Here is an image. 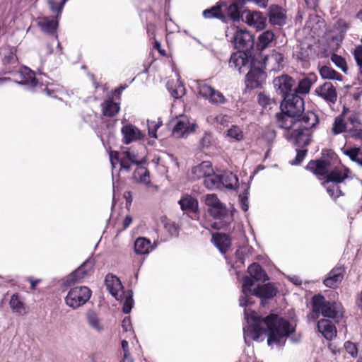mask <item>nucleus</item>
<instances>
[{"label": "nucleus", "mask_w": 362, "mask_h": 362, "mask_svg": "<svg viewBox=\"0 0 362 362\" xmlns=\"http://www.w3.org/2000/svg\"><path fill=\"white\" fill-rule=\"evenodd\" d=\"M244 316L247 324L243 327L245 342L247 338L257 341L263 333L267 332V344L272 348L281 349L287 338L296 331L295 325L276 314L262 318L255 311L245 308Z\"/></svg>", "instance_id": "nucleus-1"}, {"label": "nucleus", "mask_w": 362, "mask_h": 362, "mask_svg": "<svg viewBox=\"0 0 362 362\" xmlns=\"http://www.w3.org/2000/svg\"><path fill=\"white\" fill-rule=\"evenodd\" d=\"M319 123V117L313 111L303 112L297 117L296 129L290 132L288 140L298 146H306L311 141V129Z\"/></svg>", "instance_id": "nucleus-2"}, {"label": "nucleus", "mask_w": 362, "mask_h": 362, "mask_svg": "<svg viewBox=\"0 0 362 362\" xmlns=\"http://www.w3.org/2000/svg\"><path fill=\"white\" fill-rule=\"evenodd\" d=\"M254 281L245 276L243 281L242 295L240 297L239 303L242 307H247L252 303V296H255L262 299V305H264V300L274 297L277 293V288L272 284L268 283L262 286H258L252 289Z\"/></svg>", "instance_id": "nucleus-3"}, {"label": "nucleus", "mask_w": 362, "mask_h": 362, "mask_svg": "<svg viewBox=\"0 0 362 362\" xmlns=\"http://www.w3.org/2000/svg\"><path fill=\"white\" fill-rule=\"evenodd\" d=\"M205 204L208 207L209 215L214 219L220 221V223H214L215 228H226L233 221V214L229 213L228 209L219 200L216 194H207L205 197Z\"/></svg>", "instance_id": "nucleus-4"}, {"label": "nucleus", "mask_w": 362, "mask_h": 362, "mask_svg": "<svg viewBox=\"0 0 362 362\" xmlns=\"http://www.w3.org/2000/svg\"><path fill=\"white\" fill-rule=\"evenodd\" d=\"M313 312L321 313L325 317L330 318L339 322L344 315V309L339 302L329 301L320 295H315L312 298Z\"/></svg>", "instance_id": "nucleus-5"}, {"label": "nucleus", "mask_w": 362, "mask_h": 362, "mask_svg": "<svg viewBox=\"0 0 362 362\" xmlns=\"http://www.w3.org/2000/svg\"><path fill=\"white\" fill-rule=\"evenodd\" d=\"M350 177L349 170L343 165H339L332 169L326 176L323 184L329 195L336 199L342 195L341 185Z\"/></svg>", "instance_id": "nucleus-6"}, {"label": "nucleus", "mask_w": 362, "mask_h": 362, "mask_svg": "<svg viewBox=\"0 0 362 362\" xmlns=\"http://www.w3.org/2000/svg\"><path fill=\"white\" fill-rule=\"evenodd\" d=\"M91 291L87 286H76L70 289L66 298V304L74 309L84 305L90 298Z\"/></svg>", "instance_id": "nucleus-7"}, {"label": "nucleus", "mask_w": 362, "mask_h": 362, "mask_svg": "<svg viewBox=\"0 0 362 362\" xmlns=\"http://www.w3.org/2000/svg\"><path fill=\"white\" fill-rule=\"evenodd\" d=\"M174 122L173 134L176 138H185L194 132L197 127L194 120L184 115L176 117Z\"/></svg>", "instance_id": "nucleus-8"}, {"label": "nucleus", "mask_w": 362, "mask_h": 362, "mask_svg": "<svg viewBox=\"0 0 362 362\" xmlns=\"http://www.w3.org/2000/svg\"><path fill=\"white\" fill-rule=\"evenodd\" d=\"M281 110L299 117L300 115L304 111V100L296 93L288 95L283 98L281 103Z\"/></svg>", "instance_id": "nucleus-9"}, {"label": "nucleus", "mask_w": 362, "mask_h": 362, "mask_svg": "<svg viewBox=\"0 0 362 362\" xmlns=\"http://www.w3.org/2000/svg\"><path fill=\"white\" fill-rule=\"evenodd\" d=\"M197 89L199 94L212 104H224L226 102L225 96L221 92L203 81L197 82Z\"/></svg>", "instance_id": "nucleus-10"}, {"label": "nucleus", "mask_w": 362, "mask_h": 362, "mask_svg": "<svg viewBox=\"0 0 362 362\" xmlns=\"http://www.w3.org/2000/svg\"><path fill=\"white\" fill-rule=\"evenodd\" d=\"M276 91L282 96L283 98L294 94V87L296 86L295 80L288 75L284 74L276 77L273 81Z\"/></svg>", "instance_id": "nucleus-11"}, {"label": "nucleus", "mask_w": 362, "mask_h": 362, "mask_svg": "<svg viewBox=\"0 0 362 362\" xmlns=\"http://www.w3.org/2000/svg\"><path fill=\"white\" fill-rule=\"evenodd\" d=\"M233 42L236 49L245 52L253 47L254 37L246 30L238 29L234 33Z\"/></svg>", "instance_id": "nucleus-12"}, {"label": "nucleus", "mask_w": 362, "mask_h": 362, "mask_svg": "<svg viewBox=\"0 0 362 362\" xmlns=\"http://www.w3.org/2000/svg\"><path fill=\"white\" fill-rule=\"evenodd\" d=\"M248 73L246 75V86L250 88H256L262 85L266 78V74L259 67H256L250 63Z\"/></svg>", "instance_id": "nucleus-13"}, {"label": "nucleus", "mask_w": 362, "mask_h": 362, "mask_svg": "<svg viewBox=\"0 0 362 362\" xmlns=\"http://www.w3.org/2000/svg\"><path fill=\"white\" fill-rule=\"evenodd\" d=\"M251 62V59L245 51H239L231 54L229 59V66L242 73L249 69Z\"/></svg>", "instance_id": "nucleus-14"}, {"label": "nucleus", "mask_w": 362, "mask_h": 362, "mask_svg": "<svg viewBox=\"0 0 362 362\" xmlns=\"http://www.w3.org/2000/svg\"><path fill=\"white\" fill-rule=\"evenodd\" d=\"M18 75L20 80L16 79V82L25 86L27 89L33 90L39 83V80L36 78L35 72L27 66L21 67Z\"/></svg>", "instance_id": "nucleus-15"}, {"label": "nucleus", "mask_w": 362, "mask_h": 362, "mask_svg": "<svg viewBox=\"0 0 362 362\" xmlns=\"http://www.w3.org/2000/svg\"><path fill=\"white\" fill-rule=\"evenodd\" d=\"M242 20L257 30H262L265 27L267 18L260 11H244Z\"/></svg>", "instance_id": "nucleus-16"}, {"label": "nucleus", "mask_w": 362, "mask_h": 362, "mask_svg": "<svg viewBox=\"0 0 362 362\" xmlns=\"http://www.w3.org/2000/svg\"><path fill=\"white\" fill-rule=\"evenodd\" d=\"M105 284L110 293L115 297L116 300H119L123 297L124 294V288L118 277L112 274H109L105 276Z\"/></svg>", "instance_id": "nucleus-17"}, {"label": "nucleus", "mask_w": 362, "mask_h": 362, "mask_svg": "<svg viewBox=\"0 0 362 362\" xmlns=\"http://www.w3.org/2000/svg\"><path fill=\"white\" fill-rule=\"evenodd\" d=\"M315 92L328 103L334 104L337 100L336 88L331 82H325L317 87Z\"/></svg>", "instance_id": "nucleus-18"}, {"label": "nucleus", "mask_w": 362, "mask_h": 362, "mask_svg": "<svg viewBox=\"0 0 362 362\" xmlns=\"http://www.w3.org/2000/svg\"><path fill=\"white\" fill-rule=\"evenodd\" d=\"M94 264V259H88L77 269L71 273L69 276L68 281L74 284L81 281L92 271Z\"/></svg>", "instance_id": "nucleus-19"}, {"label": "nucleus", "mask_w": 362, "mask_h": 362, "mask_svg": "<svg viewBox=\"0 0 362 362\" xmlns=\"http://www.w3.org/2000/svg\"><path fill=\"white\" fill-rule=\"evenodd\" d=\"M345 268L343 266H337L333 268L324 280V284L329 288L337 287L343 280Z\"/></svg>", "instance_id": "nucleus-20"}, {"label": "nucleus", "mask_w": 362, "mask_h": 362, "mask_svg": "<svg viewBox=\"0 0 362 362\" xmlns=\"http://www.w3.org/2000/svg\"><path fill=\"white\" fill-rule=\"evenodd\" d=\"M123 136V141L125 144H129L132 141L140 140L144 137V134L136 127L132 124L124 125L121 129Z\"/></svg>", "instance_id": "nucleus-21"}, {"label": "nucleus", "mask_w": 362, "mask_h": 362, "mask_svg": "<svg viewBox=\"0 0 362 362\" xmlns=\"http://www.w3.org/2000/svg\"><path fill=\"white\" fill-rule=\"evenodd\" d=\"M178 204L185 214H196L199 211L198 200L192 195L184 194L179 200Z\"/></svg>", "instance_id": "nucleus-22"}, {"label": "nucleus", "mask_w": 362, "mask_h": 362, "mask_svg": "<svg viewBox=\"0 0 362 362\" xmlns=\"http://www.w3.org/2000/svg\"><path fill=\"white\" fill-rule=\"evenodd\" d=\"M276 124L281 129H291V132L296 129V122H297V117L288 112L281 110V112L276 115Z\"/></svg>", "instance_id": "nucleus-23"}, {"label": "nucleus", "mask_w": 362, "mask_h": 362, "mask_svg": "<svg viewBox=\"0 0 362 362\" xmlns=\"http://www.w3.org/2000/svg\"><path fill=\"white\" fill-rule=\"evenodd\" d=\"M284 55L275 50L264 60V66L270 71H276L284 66Z\"/></svg>", "instance_id": "nucleus-24"}, {"label": "nucleus", "mask_w": 362, "mask_h": 362, "mask_svg": "<svg viewBox=\"0 0 362 362\" xmlns=\"http://www.w3.org/2000/svg\"><path fill=\"white\" fill-rule=\"evenodd\" d=\"M317 327L327 340H332L337 336V329L334 325L327 319H322L317 322Z\"/></svg>", "instance_id": "nucleus-25"}, {"label": "nucleus", "mask_w": 362, "mask_h": 362, "mask_svg": "<svg viewBox=\"0 0 362 362\" xmlns=\"http://www.w3.org/2000/svg\"><path fill=\"white\" fill-rule=\"evenodd\" d=\"M245 4H240L233 0V3L228 5L227 4L223 3L221 5V11H226V14L230 17L234 21H238L240 18L242 19L241 8Z\"/></svg>", "instance_id": "nucleus-26"}, {"label": "nucleus", "mask_w": 362, "mask_h": 362, "mask_svg": "<svg viewBox=\"0 0 362 362\" xmlns=\"http://www.w3.org/2000/svg\"><path fill=\"white\" fill-rule=\"evenodd\" d=\"M306 168L317 175L327 176L332 170L330 169L329 163L321 160H310L308 163Z\"/></svg>", "instance_id": "nucleus-27"}, {"label": "nucleus", "mask_w": 362, "mask_h": 362, "mask_svg": "<svg viewBox=\"0 0 362 362\" xmlns=\"http://www.w3.org/2000/svg\"><path fill=\"white\" fill-rule=\"evenodd\" d=\"M269 17L272 25H282L286 23L285 11L279 6L272 5L269 7Z\"/></svg>", "instance_id": "nucleus-28"}, {"label": "nucleus", "mask_w": 362, "mask_h": 362, "mask_svg": "<svg viewBox=\"0 0 362 362\" xmlns=\"http://www.w3.org/2000/svg\"><path fill=\"white\" fill-rule=\"evenodd\" d=\"M151 240L146 238L139 237L134 242V252L138 255H148L156 247Z\"/></svg>", "instance_id": "nucleus-29"}, {"label": "nucleus", "mask_w": 362, "mask_h": 362, "mask_svg": "<svg viewBox=\"0 0 362 362\" xmlns=\"http://www.w3.org/2000/svg\"><path fill=\"white\" fill-rule=\"evenodd\" d=\"M37 25L43 32L53 35L57 28L58 21L53 17H42L37 19Z\"/></svg>", "instance_id": "nucleus-30"}, {"label": "nucleus", "mask_w": 362, "mask_h": 362, "mask_svg": "<svg viewBox=\"0 0 362 362\" xmlns=\"http://www.w3.org/2000/svg\"><path fill=\"white\" fill-rule=\"evenodd\" d=\"M213 173V168L211 162L203 161L199 165L194 166L192 169V173L194 179L204 178L205 180L209 173Z\"/></svg>", "instance_id": "nucleus-31"}, {"label": "nucleus", "mask_w": 362, "mask_h": 362, "mask_svg": "<svg viewBox=\"0 0 362 362\" xmlns=\"http://www.w3.org/2000/svg\"><path fill=\"white\" fill-rule=\"evenodd\" d=\"M212 241L222 254L226 253L230 246V239L226 234L214 233L212 236Z\"/></svg>", "instance_id": "nucleus-32"}, {"label": "nucleus", "mask_w": 362, "mask_h": 362, "mask_svg": "<svg viewBox=\"0 0 362 362\" xmlns=\"http://www.w3.org/2000/svg\"><path fill=\"white\" fill-rule=\"evenodd\" d=\"M248 273L254 282L255 281H266L269 279V276L261 266L257 263L252 264L247 269Z\"/></svg>", "instance_id": "nucleus-33"}, {"label": "nucleus", "mask_w": 362, "mask_h": 362, "mask_svg": "<svg viewBox=\"0 0 362 362\" xmlns=\"http://www.w3.org/2000/svg\"><path fill=\"white\" fill-rule=\"evenodd\" d=\"M204 186L209 189H218L223 188L221 174H216L214 171L204 180Z\"/></svg>", "instance_id": "nucleus-34"}, {"label": "nucleus", "mask_w": 362, "mask_h": 362, "mask_svg": "<svg viewBox=\"0 0 362 362\" xmlns=\"http://www.w3.org/2000/svg\"><path fill=\"white\" fill-rule=\"evenodd\" d=\"M86 320L89 327L97 333H101L104 330V325L98 315L94 312H89L86 315Z\"/></svg>", "instance_id": "nucleus-35"}, {"label": "nucleus", "mask_w": 362, "mask_h": 362, "mask_svg": "<svg viewBox=\"0 0 362 362\" xmlns=\"http://www.w3.org/2000/svg\"><path fill=\"white\" fill-rule=\"evenodd\" d=\"M103 115L107 117L115 116L119 111V105L111 100H107L101 104Z\"/></svg>", "instance_id": "nucleus-36"}, {"label": "nucleus", "mask_w": 362, "mask_h": 362, "mask_svg": "<svg viewBox=\"0 0 362 362\" xmlns=\"http://www.w3.org/2000/svg\"><path fill=\"white\" fill-rule=\"evenodd\" d=\"M223 187L235 189L238 186V178L236 175L230 172H224L221 174Z\"/></svg>", "instance_id": "nucleus-37"}, {"label": "nucleus", "mask_w": 362, "mask_h": 362, "mask_svg": "<svg viewBox=\"0 0 362 362\" xmlns=\"http://www.w3.org/2000/svg\"><path fill=\"white\" fill-rule=\"evenodd\" d=\"M343 153L347 156L352 161L362 166V150L358 147H343Z\"/></svg>", "instance_id": "nucleus-38"}, {"label": "nucleus", "mask_w": 362, "mask_h": 362, "mask_svg": "<svg viewBox=\"0 0 362 362\" xmlns=\"http://www.w3.org/2000/svg\"><path fill=\"white\" fill-rule=\"evenodd\" d=\"M275 35L272 30H266L258 37L257 48L263 50L268 47L274 40Z\"/></svg>", "instance_id": "nucleus-39"}, {"label": "nucleus", "mask_w": 362, "mask_h": 362, "mask_svg": "<svg viewBox=\"0 0 362 362\" xmlns=\"http://www.w3.org/2000/svg\"><path fill=\"white\" fill-rule=\"evenodd\" d=\"M314 82V78L311 77H305L299 81L296 88L294 87V93L308 94Z\"/></svg>", "instance_id": "nucleus-40"}, {"label": "nucleus", "mask_w": 362, "mask_h": 362, "mask_svg": "<svg viewBox=\"0 0 362 362\" xmlns=\"http://www.w3.org/2000/svg\"><path fill=\"white\" fill-rule=\"evenodd\" d=\"M9 305L14 313L23 314L25 311L24 303L18 293H14L11 296Z\"/></svg>", "instance_id": "nucleus-41"}, {"label": "nucleus", "mask_w": 362, "mask_h": 362, "mask_svg": "<svg viewBox=\"0 0 362 362\" xmlns=\"http://www.w3.org/2000/svg\"><path fill=\"white\" fill-rule=\"evenodd\" d=\"M320 74L325 79L341 81L342 78V76L340 74L327 66H323L320 68Z\"/></svg>", "instance_id": "nucleus-42"}, {"label": "nucleus", "mask_w": 362, "mask_h": 362, "mask_svg": "<svg viewBox=\"0 0 362 362\" xmlns=\"http://www.w3.org/2000/svg\"><path fill=\"white\" fill-rule=\"evenodd\" d=\"M346 129V124L344 119L340 117H337L335 118L334 122L332 124V127L331 129V133L333 135H337L341 133H343Z\"/></svg>", "instance_id": "nucleus-43"}, {"label": "nucleus", "mask_w": 362, "mask_h": 362, "mask_svg": "<svg viewBox=\"0 0 362 362\" xmlns=\"http://www.w3.org/2000/svg\"><path fill=\"white\" fill-rule=\"evenodd\" d=\"M134 178L144 184H148L150 182L148 172L146 168L143 167L138 168L135 170Z\"/></svg>", "instance_id": "nucleus-44"}, {"label": "nucleus", "mask_w": 362, "mask_h": 362, "mask_svg": "<svg viewBox=\"0 0 362 362\" xmlns=\"http://www.w3.org/2000/svg\"><path fill=\"white\" fill-rule=\"evenodd\" d=\"M4 64L8 72H13L12 69L16 67L18 64L16 54L11 51L8 55L4 57Z\"/></svg>", "instance_id": "nucleus-45"}, {"label": "nucleus", "mask_w": 362, "mask_h": 362, "mask_svg": "<svg viewBox=\"0 0 362 362\" xmlns=\"http://www.w3.org/2000/svg\"><path fill=\"white\" fill-rule=\"evenodd\" d=\"M203 16L205 18H222L224 14L221 11V5L214 6L209 9H206L203 11Z\"/></svg>", "instance_id": "nucleus-46"}, {"label": "nucleus", "mask_w": 362, "mask_h": 362, "mask_svg": "<svg viewBox=\"0 0 362 362\" xmlns=\"http://www.w3.org/2000/svg\"><path fill=\"white\" fill-rule=\"evenodd\" d=\"M68 0H48L49 9L54 13L61 14Z\"/></svg>", "instance_id": "nucleus-47"}, {"label": "nucleus", "mask_w": 362, "mask_h": 362, "mask_svg": "<svg viewBox=\"0 0 362 362\" xmlns=\"http://www.w3.org/2000/svg\"><path fill=\"white\" fill-rule=\"evenodd\" d=\"M133 305H134L133 293L132 291H129L126 295L125 300L123 303L122 311L125 314H129L132 309Z\"/></svg>", "instance_id": "nucleus-48"}, {"label": "nucleus", "mask_w": 362, "mask_h": 362, "mask_svg": "<svg viewBox=\"0 0 362 362\" xmlns=\"http://www.w3.org/2000/svg\"><path fill=\"white\" fill-rule=\"evenodd\" d=\"M331 60L335 64V66L340 69L343 72H346V60L342 57L337 54H333L331 57Z\"/></svg>", "instance_id": "nucleus-49"}, {"label": "nucleus", "mask_w": 362, "mask_h": 362, "mask_svg": "<svg viewBox=\"0 0 362 362\" xmlns=\"http://www.w3.org/2000/svg\"><path fill=\"white\" fill-rule=\"evenodd\" d=\"M147 122L149 136L153 138H157L156 132L157 129L162 125V121L158 119L157 122L148 120Z\"/></svg>", "instance_id": "nucleus-50"}, {"label": "nucleus", "mask_w": 362, "mask_h": 362, "mask_svg": "<svg viewBox=\"0 0 362 362\" xmlns=\"http://www.w3.org/2000/svg\"><path fill=\"white\" fill-rule=\"evenodd\" d=\"M170 93L175 98H180L185 94V88L184 84L180 81L179 78L175 88L172 89Z\"/></svg>", "instance_id": "nucleus-51"}, {"label": "nucleus", "mask_w": 362, "mask_h": 362, "mask_svg": "<svg viewBox=\"0 0 362 362\" xmlns=\"http://www.w3.org/2000/svg\"><path fill=\"white\" fill-rule=\"evenodd\" d=\"M126 158L131 161V163L136 165H141L146 162L144 157H139L133 151H125Z\"/></svg>", "instance_id": "nucleus-52"}, {"label": "nucleus", "mask_w": 362, "mask_h": 362, "mask_svg": "<svg viewBox=\"0 0 362 362\" xmlns=\"http://www.w3.org/2000/svg\"><path fill=\"white\" fill-rule=\"evenodd\" d=\"M297 146L299 147L298 146ZM300 147L302 148H300V149L296 148V156L295 160L290 161V163L293 165H297L300 164L307 154L308 149L305 148H304L305 146H300Z\"/></svg>", "instance_id": "nucleus-53"}, {"label": "nucleus", "mask_w": 362, "mask_h": 362, "mask_svg": "<svg viewBox=\"0 0 362 362\" xmlns=\"http://www.w3.org/2000/svg\"><path fill=\"white\" fill-rule=\"evenodd\" d=\"M227 136L233 138L237 141H240L243 138V133L237 126H232L227 132Z\"/></svg>", "instance_id": "nucleus-54"}, {"label": "nucleus", "mask_w": 362, "mask_h": 362, "mask_svg": "<svg viewBox=\"0 0 362 362\" xmlns=\"http://www.w3.org/2000/svg\"><path fill=\"white\" fill-rule=\"evenodd\" d=\"M119 164L120 165V170H124L127 172L130 171L131 161L126 158L125 151L121 153Z\"/></svg>", "instance_id": "nucleus-55"}, {"label": "nucleus", "mask_w": 362, "mask_h": 362, "mask_svg": "<svg viewBox=\"0 0 362 362\" xmlns=\"http://www.w3.org/2000/svg\"><path fill=\"white\" fill-rule=\"evenodd\" d=\"M344 349L346 351L350 354L352 357L355 358L358 355V349L356 344L347 341L344 343Z\"/></svg>", "instance_id": "nucleus-56"}, {"label": "nucleus", "mask_w": 362, "mask_h": 362, "mask_svg": "<svg viewBox=\"0 0 362 362\" xmlns=\"http://www.w3.org/2000/svg\"><path fill=\"white\" fill-rule=\"evenodd\" d=\"M262 137L268 144H271L276 138V132L271 128H267L264 130Z\"/></svg>", "instance_id": "nucleus-57"}, {"label": "nucleus", "mask_w": 362, "mask_h": 362, "mask_svg": "<svg viewBox=\"0 0 362 362\" xmlns=\"http://www.w3.org/2000/svg\"><path fill=\"white\" fill-rule=\"evenodd\" d=\"M247 195V191L245 193L239 195L240 206L244 211H247L249 209Z\"/></svg>", "instance_id": "nucleus-58"}, {"label": "nucleus", "mask_w": 362, "mask_h": 362, "mask_svg": "<svg viewBox=\"0 0 362 362\" xmlns=\"http://www.w3.org/2000/svg\"><path fill=\"white\" fill-rule=\"evenodd\" d=\"M121 153L117 151H110V160L112 168H115V165L119 163Z\"/></svg>", "instance_id": "nucleus-59"}, {"label": "nucleus", "mask_w": 362, "mask_h": 362, "mask_svg": "<svg viewBox=\"0 0 362 362\" xmlns=\"http://www.w3.org/2000/svg\"><path fill=\"white\" fill-rule=\"evenodd\" d=\"M211 141V136L210 134L205 133L204 136L201 139L199 146L201 148H204L209 146Z\"/></svg>", "instance_id": "nucleus-60"}, {"label": "nucleus", "mask_w": 362, "mask_h": 362, "mask_svg": "<svg viewBox=\"0 0 362 362\" xmlns=\"http://www.w3.org/2000/svg\"><path fill=\"white\" fill-rule=\"evenodd\" d=\"M215 120L218 124L226 126L230 122V117L228 115H219L215 117Z\"/></svg>", "instance_id": "nucleus-61"}, {"label": "nucleus", "mask_w": 362, "mask_h": 362, "mask_svg": "<svg viewBox=\"0 0 362 362\" xmlns=\"http://www.w3.org/2000/svg\"><path fill=\"white\" fill-rule=\"evenodd\" d=\"M122 327L126 332L132 331V325L129 317H126L123 319L122 322Z\"/></svg>", "instance_id": "nucleus-62"}, {"label": "nucleus", "mask_w": 362, "mask_h": 362, "mask_svg": "<svg viewBox=\"0 0 362 362\" xmlns=\"http://www.w3.org/2000/svg\"><path fill=\"white\" fill-rule=\"evenodd\" d=\"M258 102L262 106H267L269 104L270 98L264 93H259L258 95Z\"/></svg>", "instance_id": "nucleus-63"}, {"label": "nucleus", "mask_w": 362, "mask_h": 362, "mask_svg": "<svg viewBox=\"0 0 362 362\" xmlns=\"http://www.w3.org/2000/svg\"><path fill=\"white\" fill-rule=\"evenodd\" d=\"M354 58L357 64L362 63V45L356 48L354 51Z\"/></svg>", "instance_id": "nucleus-64"}]
</instances>
